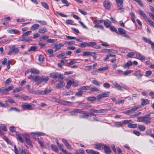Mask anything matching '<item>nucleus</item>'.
Masks as SVG:
<instances>
[{"label":"nucleus","instance_id":"f257e3e1","mask_svg":"<svg viewBox=\"0 0 154 154\" xmlns=\"http://www.w3.org/2000/svg\"><path fill=\"white\" fill-rule=\"evenodd\" d=\"M151 112L148 114L143 117L140 116L137 118V121L142 122L146 124H150L151 123L150 115Z\"/></svg>","mask_w":154,"mask_h":154},{"label":"nucleus","instance_id":"f03ea898","mask_svg":"<svg viewBox=\"0 0 154 154\" xmlns=\"http://www.w3.org/2000/svg\"><path fill=\"white\" fill-rule=\"evenodd\" d=\"M112 84L114 87L118 90L123 91V89L128 90L129 88L125 84L123 83H121L120 85L118 84L116 82H112Z\"/></svg>","mask_w":154,"mask_h":154},{"label":"nucleus","instance_id":"7ed1b4c3","mask_svg":"<svg viewBox=\"0 0 154 154\" xmlns=\"http://www.w3.org/2000/svg\"><path fill=\"white\" fill-rule=\"evenodd\" d=\"M49 79V78L48 76H36L35 78V82H38L37 83L38 85L40 84L43 82L47 83Z\"/></svg>","mask_w":154,"mask_h":154},{"label":"nucleus","instance_id":"20e7f679","mask_svg":"<svg viewBox=\"0 0 154 154\" xmlns=\"http://www.w3.org/2000/svg\"><path fill=\"white\" fill-rule=\"evenodd\" d=\"M109 91H105L101 94H98L97 96V100L100 101L102 98H105L108 97L110 94Z\"/></svg>","mask_w":154,"mask_h":154},{"label":"nucleus","instance_id":"39448f33","mask_svg":"<svg viewBox=\"0 0 154 154\" xmlns=\"http://www.w3.org/2000/svg\"><path fill=\"white\" fill-rule=\"evenodd\" d=\"M126 30L122 28H119L118 29L117 33L119 34L122 35L124 37L129 38L130 37L126 33Z\"/></svg>","mask_w":154,"mask_h":154},{"label":"nucleus","instance_id":"423d86ee","mask_svg":"<svg viewBox=\"0 0 154 154\" xmlns=\"http://www.w3.org/2000/svg\"><path fill=\"white\" fill-rule=\"evenodd\" d=\"M19 51V49L18 48H15V46L13 45L10 48L8 54V55H11L12 53H13L14 54H18Z\"/></svg>","mask_w":154,"mask_h":154},{"label":"nucleus","instance_id":"0eeeda50","mask_svg":"<svg viewBox=\"0 0 154 154\" xmlns=\"http://www.w3.org/2000/svg\"><path fill=\"white\" fill-rule=\"evenodd\" d=\"M138 79H141L143 76V74L141 71L140 70H138L136 71L133 74Z\"/></svg>","mask_w":154,"mask_h":154},{"label":"nucleus","instance_id":"6e6552de","mask_svg":"<svg viewBox=\"0 0 154 154\" xmlns=\"http://www.w3.org/2000/svg\"><path fill=\"white\" fill-rule=\"evenodd\" d=\"M26 143L29 145L32 146V142L29 139V135L27 134H25L24 135Z\"/></svg>","mask_w":154,"mask_h":154},{"label":"nucleus","instance_id":"1a4fd4ad","mask_svg":"<svg viewBox=\"0 0 154 154\" xmlns=\"http://www.w3.org/2000/svg\"><path fill=\"white\" fill-rule=\"evenodd\" d=\"M22 106L23 110H31L32 109V106L30 104H24Z\"/></svg>","mask_w":154,"mask_h":154},{"label":"nucleus","instance_id":"9d476101","mask_svg":"<svg viewBox=\"0 0 154 154\" xmlns=\"http://www.w3.org/2000/svg\"><path fill=\"white\" fill-rule=\"evenodd\" d=\"M52 90V89H48L47 88H46L45 89L44 91H38V94L42 95H45L50 93Z\"/></svg>","mask_w":154,"mask_h":154},{"label":"nucleus","instance_id":"9b49d317","mask_svg":"<svg viewBox=\"0 0 154 154\" xmlns=\"http://www.w3.org/2000/svg\"><path fill=\"white\" fill-rule=\"evenodd\" d=\"M86 111H83L81 109H76L74 110L73 111L70 112V114L72 115H74L76 113H85Z\"/></svg>","mask_w":154,"mask_h":154},{"label":"nucleus","instance_id":"f8f14e48","mask_svg":"<svg viewBox=\"0 0 154 154\" xmlns=\"http://www.w3.org/2000/svg\"><path fill=\"white\" fill-rule=\"evenodd\" d=\"M57 102L60 104L65 105H69L71 104V102L67 101H65L62 100H57Z\"/></svg>","mask_w":154,"mask_h":154},{"label":"nucleus","instance_id":"ddd939ff","mask_svg":"<svg viewBox=\"0 0 154 154\" xmlns=\"http://www.w3.org/2000/svg\"><path fill=\"white\" fill-rule=\"evenodd\" d=\"M135 54L136 55V58L141 60H145V57L142 56V55L140 53L137 52H135Z\"/></svg>","mask_w":154,"mask_h":154},{"label":"nucleus","instance_id":"4468645a","mask_svg":"<svg viewBox=\"0 0 154 154\" xmlns=\"http://www.w3.org/2000/svg\"><path fill=\"white\" fill-rule=\"evenodd\" d=\"M7 32L10 34H17L19 32V31L17 29H14L9 28L7 30Z\"/></svg>","mask_w":154,"mask_h":154},{"label":"nucleus","instance_id":"2eb2a0df","mask_svg":"<svg viewBox=\"0 0 154 154\" xmlns=\"http://www.w3.org/2000/svg\"><path fill=\"white\" fill-rule=\"evenodd\" d=\"M141 100L142 101L141 105L143 106L149 103V100L147 99H142Z\"/></svg>","mask_w":154,"mask_h":154},{"label":"nucleus","instance_id":"dca6fc26","mask_svg":"<svg viewBox=\"0 0 154 154\" xmlns=\"http://www.w3.org/2000/svg\"><path fill=\"white\" fill-rule=\"evenodd\" d=\"M62 141L63 143L64 144L65 146H66V148L69 149L71 150L72 149V148H71L69 144L67 142L66 140L62 138Z\"/></svg>","mask_w":154,"mask_h":154},{"label":"nucleus","instance_id":"f3484780","mask_svg":"<svg viewBox=\"0 0 154 154\" xmlns=\"http://www.w3.org/2000/svg\"><path fill=\"white\" fill-rule=\"evenodd\" d=\"M90 113H89L92 116H95L94 113L98 114V110H96L92 108L89 110Z\"/></svg>","mask_w":154,"mask_h":154},{"label":"nucleus","instance_id":"a211bd4d","mask_svg":"<svg viewBox=\"0 0 154 154\" xmlns=\"http://www.w3.org/2000/svg\"><path fill=\"white\" fill-rule=\"evenodd\" d=\"M104 149V151L105 153L107 154H109L111 151L110 148L106 145H104L103 147Z\"/></svg>","mask_w":154,"mask_h":154},{"label":"nucleus","instance_id":"6ab92c4d","mask_svg":"<svg viewBox=\"0 0 154 154\" xmlns=\"http://www.w3.org/2000/svg\"><path fill=\"white\" fill-rule=\"evenodd\" d=\"M103 5L105 8L108 9H109L111 7V5L109 2L106 0L104 1Z\"/></svg>","mask_w":154,"mask_h":154},{"label":"nucleus","instance_id":"aec40b11","mask_svg":"<svg viewBox=\"0 0 154 154\" xmlns=\"http://www.w3.org/2000/svg\"><path fill=\"white\" fill-rule=\"evenodd\" d=\"M104 24L107 28H109L111 26V22L109 20H103Z\"/></svg>","mask_w":154,"mask_h":154},{"label":"nucleus","instance_id":"412c9836","mask_svg":"<svg viewBox=\"0 0 154 154\" xmlns=\"http://www.w3.org/2000/svg\"><path fill=\"white\" fill-rule=\"evenodd\" d=\"M65 85V83L61 81L59 83L57 84L56 88L58 89L62 88Z\"/></svg>","mask_w":154,"mask_h":154},{"label":"nucleus","instance_id":"4be33fe9","mask_svg":"<svg viewBox=\"0 0 154 154\" xmlns=\"http://www.w3.org/2000/svg\"><path fill=\"white\" fill-rule=\"evenodd\" d=\"M64 46V45L62 43H59L58 44H56L54 45V47L56 48L55 51H57L60 50L61 47Z\"/></svg>","mask_w":154,"mask_h":154},{"label":"nucleus","instance_id":"5701e85b","mask_svg":"<svg viewBox=\"0 0 154 154\" xmlns=\"http://www.w3.org/2000/svg\"><path fill=\"white\" fill-rule=\"evenodd\" d=\"M95 54V52L91 51H84L83 52V56H93V54Z\"/></svg>","mask_w":154,"mask_h":154},{"label":"nucleus","instance_id":"b1692460","mask_svg":"<svg viewBox=\"0 0 154 154\" xmlns=\"http://www.w3.org/2000/svg\"><path fill=\"white\" fill-rule=\"evenodd\" d=\"M132 63L131 61L129 60H128L127 63L125 64L123 66V67L124 68L126 69L128 68L129 66H132Z\"/></svg>","mask_w":154,"mask_h":154},{"label":"nucleus","instance_id":"393cba45","mask_svg":"<svg viewBox=\"0 0 154 154\" xmlns=\"http://www.w3.org/2000/svg\"><path fill=\"white\" fill-rule=\"evenodd\" d=\"M74 82V81L73 79H72L71 80L68 81L66 85V88L67 89L69 88Z\"/></svg>","mask_w":154,"mask_h":154},{"label":"nucleus","instance_id":"a878e982","mask_svg":"<svg viewBox=\"0 0 154 154\" xmlns=\"http://www.w3.org/2000/svg\"><path fill=\"white\" fill-rule=\"evenodd\" d=\"M59 73L57 72H53L50 74V77L53 79H56L59 76Z\"/></svg>","mask_w":154,"mask_h":154},{"label":"nucleus","instance_id":"bb28decb","mask_svg":"<svg viewBox=\"0 0 154 154\" xmlns=\"http://www.w3.org/2000/svg\"><path fill=\"white\" fill-rule=\"evenodd\" d=\"M86 152L90 154H99L98 152L92 149H87Z\"/></svg>","mask_w":154,"mask_h":154},{"label":"nucleus","instance_id":"cd10ccee","mask_svg":"<svg viewBox=\"0 0 154 154\" xmlns=\"http://www.w3.org/2000/svg\"><path fill=\"white\" fill-rule=\"evenodd\" d=\"M136 109H135L134 106L132 107V108L131 109L128 110L125 112L124 113L125 114H129L131 113H132L133 112L135 111H136Z\"/></svg>","mask_w":154,"mask_h":154},{"label":"nucleus","instance_id":"c85d7f7f","mask_svg":"<svg viewBox=\"0 0 154 154\" xmlns=\"http://www.w3.org/2000/svg\"><path fill=\"white\" fill-rule=\"evenodd\" d=\"M39 25L38 24H35L33 25L31 27V29L32 30H35L38 29L39 27Z\"/></svg>","mask_w":154,"mask_h":154},{"label":"nucleus","instance_id":"c756f323","mask_svg":"<svg viewBox=\"0 0 154 154\" xmlns=\"http://www.w3.org/2000/svg\"><path fill=\"white\" fill-rule=\"evenodd\" d=\"M94 145L96 149H97L100 150L101 147H103V146L104 144L102 143H96Z\"/></svg>","mask_w":154,"mask_h":154},{"label":"nucleus","instance_id":"7c9ffc66","mask_svg":"<svg viewBox=\"0 0 154 154\" xmlns=\"http://www.w3.org/2000/svg\"><path fill=\"white\" fill-rule=\"evenodd\" d=\"M84 114V115L83 116H80L79 118L80 119H88L89 116V113H88L86 112L85 113H82Z\"/></svg>","mask_w":154,"mask_h":154},{"label":"nucleus","instance_id":"2f4dec72","mask_svg":"<svg viewBox=\"0 0 154 154\" xmlns=\"http://www.w3.org/2000/svg\"><path fill=\"white\" fill-rule=\"evenodd\" d=\"M124 0H115L116 3L117 5H119L121 6L123 4V1Z\"/></svg>","mask_w":154,"mask_h":154},{"label":"nucleus","instance_id":"473e14b6","mask_svg":"<svg viewBox=\"0 0 154 154\" xmlns=\"http://www.w3.org/2000/svg\"><path fill=\"white\" fill-rule=\"evenodd\" d=\"M76 63V62L74 59H71L69 62L67 63V66H69Z\"/></svg>","mask_w":154,"mask_h":154},{"label":"nucleus","instance_id":"72a5a7b5","mask_svg":"<svg viewBox=\"0 0 154 154\" xmlns=\"http://www.w3.org/2000/svg\"><path fill=\"white\" fill-rule=\"evenodd\" d=\"M30 72L32 73L35 74H37L39 73V72L38 70L34 68L31 69Z\"/></svg>","mask_w":154,"mask_h":154},{"label":"nucleus","instance_id":"f704fd0d","mask_svg":"<svg viewBox=\"0 0 154 154\" xmlns=\"http://www.w3.org/2000/svg\"><path fill=\"white\" fill-rule=\"evenodd\" d=\"M51 146L53 151L56 152H58V149L56 145L54 144H51Z\"/></svg>","mask_w":154,"mask_h":154},{"label":"nucleus","instance_id":"c9c22d12","mask_svg":"<svg viewBox=\"0 0 154 154\" xmlns=\"http://www.w3.org/2000/svg\"><path fill=\"white\" fill-rule=\"evenodd\" d=\"M82 91L79 88L78 89V92L75 93V95L78 97H80L82 96Z\"/></svg>","mask_w":154,"mask_h":154},{"label":"nucleus","instance_id":"e433bc0d","mask_svg":"<svg viewBox=\"0 0 154 154\" xmlns=\"http://www.w3.org/2000/svg\"><path fill=\"white\" fill-rule=\"evenodd\" d=\"M90 87L89 86H82L79 89H80L82 91V90L86 91V90H89L90 89Z\"/></svg>","mask_w":154,"mask_h":154},{"label":"nucleus","instance_id":"4c0bfd02","mask_svg":"<svg viewBox=\"0 0 154 154\" xmlns=\"http://www.w3.org/2000/svg\"><path fill=\"white\" fill-rule=\"evenodd\" d=\"M142 39L144 40L146 42L148 43L149 44H152V41L149 39L145 37H143Z\"/></svg>","mask_w":154,"mask_h":154},{"label":"nucleus","instance_id":"58836bf2","mask_svg":"<svg viewBox=\"0 0 154 154\" xmlns=\"http://www.w3.org/2000/svg\"><path fill=\"white\" fill-rule=\"evenodd\" d=\"M23 88L21 87H19L18 88H17L13 90L12 93H15L17 92H20L21 91H22Z\"/></svg>","mask_w":154,"mask_h":154},{"label":"nucleus","instance_id":"ea45409f","mask_svg":"<svg viewBox=\"0 0 154 154\" xmlns=\"http://www.w3.org/2000/svg\"><path fill=\"white\" fill-rule=\"evenodd\" d=\"M0 92L4 94H7L8 93V90L6 88H0Z\"/></svg>","mask_w":154,"mask_h":154},{"label":"nucleus","instance_id":"a19ab883","mask_svg":"<svg viewBox=\"0 0 154 154\" xmlns=\"http://www.w3.org/2000/svg\"><path fill=\"white\" fill-rule=\"evenodd\" d=\"M38 60L41 63H42L44 60V57L43 56L40 55L38 57Z\"/></svg>","mask_w":154,"mask_h":154},{"label":"nucleus","instance_id":"79ce46f5","mask_svg":"<svg viewBox=\"0 0 154 154\" xmlns=\"http://www.w3.org/2000/svg\"><path fill=\"white\" fill-rule=\"evenodd\" d=\"M114 124L115 126L117 127H119L122 125V122H116Z\"/></svg>","mask_w":154,"mask_h":154},{"label":"nucleus","instance_id":"37998d69","mask_svg":"<svg viewBox=\"0 0 154 154\" xmlns=\"http://www.w3.org/2000/svg\"><path fill=\"white\" fill-rule=\"evenodd\" d=\"M107 111L108 109H100L98 110V114L107 112Z\"/></svg>","mask_w":154,"mask_h":154},{"label":"nucleus","instance_id":"c03bdc74","mask_svg":"<svg viewBox=\"0 0 154 154\" xmlns=\"http://www.w3.org/2000/svg\"><path fill=\"white\" fill-rule=\"evenodd\" d=\"M128 126L129 128H135L137 127V124H133L129 122L128 125Z\"/></svg>","mask_w":154,"mask_h":154},{"label":"nucleus","instance_id":"a18cd8bd","mask_svg":"<svg viewBox=\"0 0 154 154\" xmlns=\"http://www.w3.org/2000/svg\"><path fill=\"white\" fill-rule=\"evenodd\" d=\"M3 138L8 144L11 145H12L11 141L7 137L5 136H4L3 137Z\"/></svg>","mask_w":154,"mask_h":154},{"label":"nucleus","instance_id":"49530a36","mask_svg":"<svg viewBox=\"0 0 154 154\" xmlns=\"http://www.w3.org/2000/svg\"><path fill=\"white\" fill-rule=\"evenodd\" d=\"M108 69L109 67L108 66H106L97 69V71H102L104 70H106Z\"/></svg>","mask_w":154,"mask_h":154},{"label":"nucleus","instance_id":"de8ad7c7","mask_svg":"<svg viewBox=\"0 0 154 154\" xmlns=\"http://www.w3.org/2000/svg\"><path fill=\"white\" fill-rule=\"evenodd\" d=\"M20 154H31V153L28 151H24L21 149L20 148Z\"/></svg>","mask_w":154,"mask_h":154},{"label":"nucleus","instance_id":"09e8293b","mask_svg":"<svg viewBox=\"0 0 154 154\" xmlns=\"http://www.w3.org/2000/svg\"><path fill=\"white\" fill-rule=\"evenodd\" d=\"M0 127L1 128L3 131H6L7 130V129L6 127L4 124H0Z\"/></svg>","mask_w":154,"mask_h":154},{"label":"nucleus","instance_id":"8fccbe9b","mask_svg":"<svg viewBox=\"0 0 154 154\" xmlns=\"http://www.w3.org/2000/svg\"><path fill=\"white\" fill-rule=\"evenodd\" d=\"M138 128L141 131H144L145 129V126L142 125H138Z\"/></svg>","mask_w":154,"mask_h":154},{"label":"nucleus","instance_id":"3c124183","mask_svg":"<svg viewBox=\"0 0 154 154\" xmlns=\"http://www.w3.org/2000/svg\"><path fill=\"white\" fill-rule=\"evenodd\" d=\"M96 44V42H94L87 43L88 46L93 47Z\"/></svg>","mask_w":154,"mask_h":154},{"label":"nucleus","instance_id":"603ef678","mask_svg":"<svg viewBox=\"0 0 154 154\" xmlns=\"http://www.w3.org/2000/svg\"><path fill=\"white\" fill-rule=\"evenodd\" d=\"M41 4L42 6L46 9H49V7L48 4L44 2H42L41 3Z\"/></svg>","mask_w":154,"mask_h":154},{"label":"nucleus","instance_id":"864d4df0","mask_svg":"<svg viewBox=\"0 0 154 154\" xmlns=\"http://www.w3.org/2000/svg\"><path fill=\"white\" fill-rule=\"evenodd\" d=\"M92 82L94 84L97 86H99L101 84L100 82H98L96 80H92Z\"/></svg>","mask_w":154,"mask_h":154},{"label":"nucleus","instance_id":"5fc2aeb1","mask_svg":"<svg viewBox=\"0 0 154 154\" xmlns=\"http://www.w3.org/2000/svg\"><path fill=\"white\" fill-rule=\"evenodd\" d=\"M130 15L131 16V19L132 21L134 23H135V16L134 14L133 13L131 12L130 14Z\"/></svg>","mask_w":154,"mask_h":154},{"label":"nucleus","instance_id":"6e6d98bb","mask_svg":"<svg viewBox=\"0 0 154 154\" xmlns=\"http://www.w3.org/2000/svg\"><path fill=\"white\" fill-rule=\"evenodd\" d=\"M87 100L89 101H93L97 100V98L96 99L95 97H88Z\"/></svg>","mask_w":154,"mask_h":154},{"label":"nucleus","instance_id":"4d7b16f0","mask_svg":"<svg viewBox=\"0 0 154 154\" xmlns=\"http://www.w3.org/2000/svg\"><path fill=\"white\" fill-rule=\"evenodd\" d=\"M79 46L82 48H85L88 46L87 43V42L81 43L80 44Z\"/></svg>","mask_w":154,"mask_h":154},{"label":"nucleus","instance_id":"13d9d810","mask_svg":"<svg viewBox=\"0 0 154 154\" xmlns=\"http://www.w3.org/2000/svg\"><path fill=\"white\" fill-rule=\"evenodd\" d=\"M138 11L139 12L140 14L144 18H147L146 16L145 15V14L142 11L140 10H138Z\"/></svg>","mask_w":154,"mask_h":154},{"label":"nucleus","instance_id":"bf43d9fd","mask_svg":"<svg viewBox=\"0 0 154 154\" xmlns=\"http://www.w3.org/2000/svg\"><path fill=\"white\" fill-rule=\"evenodd\" d=\"M90 90L91 91L93 92L94 91H98L99 90L97 88L95 87H92L91 88H90Z\"/></svg>","mask_w":154,"mask_h":154},{"label":"nucleus","instance_id":"052dcab7","mask_svg":"<svg viewBox=\"0 0 154 154\" xmlns=\"http://www.w3.org/2000/svg\"><path fill=\"white\" fill-rule=\"evenodd\" d=\"M9 104L8 103H2L1 101H0V107H6L7 106H8Z\"/></svg>","mask_w":154,"mask_h":154},{"label":"nucleus","instance_id":"680f3d73","mask_svg":"<svg viewBox=\"0 0 154 154\" xmlns=\"http://www.w3.org/2000/svg\"><path fill=\"white\" fill-rule=\"evenodd\" d=\"M47 31L46 28H41L38 30V32L40 33H44Z\"/></svg>","mask_w":154,"mask_h":154},{"label":"nucleus","instance_id":"e2e57ef3","mask_svg":"<svg viewBox=\"0 0 154 154\" xmlns=\"http://www.w3.org/2000/svg\"><path fill=\"white\" fill-rule=\"evenodd\" d=\"M135 52H129L127 54V56L129 58H131L133 56L135 55Z\"/></svg>","mask_w":154,"mask_h":154},{"label":"nucleus","instance_id":"0e129e2a","mask_svg":"<svg viewBox=\"0 0 154 154\" xmlns=\"http://www.w3.org/2000/svg\"><path fill=\"white\" fill-rule=\"evenodd\" d=\"M66 23L67 24H70L74 25L73 23L74 22L71 20L68 19L66 20Z\"/></svg>","mask_w":154,"mask_h":154},{"label":"nucleus","instance_id":"69168bd1","mask_svg":"<svg viewBox=\"0 0 154 154\" xmlns=\"http://www.w3.org/2000/svg\"><path fill=\"white\" fill-rule=\"evenodd\" d=\"M131 121V120H123L122 122V125H126L127 124H128V123H129V122H130Z\"/></svg>","mask_w":154,"mask_h":154},{"label":"nucleus","instance_id":"338daca9","mask_svg":"<svg viewBox=\"0 0 154 154\" xmlns=\"http://www.w3.org/2000/svg\"><path fill=\"white\" fill-rule=\"evenodd\" d=\"M152 73V72L150 70L147 71L145 72V76L147 77L150 75Z\"/></svg>","mask_w":154,"mask_h":154},{"label":"nucleus","instance_id":"774afa93","mask_svg":"<svg viewBox=\"0 0 154 154\" xmlns=\"http://www.w3.org/2000/svg\"><path fill=\"white\" fill-rule=\"evenodd\" d=\"M36 49V47L35 46H33L31 47L29 49H28L29 52H31L32 51H35Z\"/></svg>","mask_w":154,"mask_h":154}]
</instances>
